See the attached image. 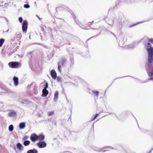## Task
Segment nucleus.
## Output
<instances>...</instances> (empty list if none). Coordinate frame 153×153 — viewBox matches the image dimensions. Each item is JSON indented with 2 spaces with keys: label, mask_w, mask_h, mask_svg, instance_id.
Here are the masks:
<instances>
[{
  "label": "nucleus",
  "mask_w": 153,
  "mask_h": 153,
  "mask_svg": "<svg viewBox=\"0 0 153 153\" xmlns=\"http://www.w3.org/2000/svg\"><path fill=\"white\" fill-rule=\"evenodd\" d=\"M37 17H38V18H39L38 16H37Z\"/></svg>",
  "instance_id": "7c9ffc66"
},
{
  "label": "nucleus",
  "mask_w": 153,
  "mask_h": 153,
  "mask_svg": "<svg viewBox=\"0 0 153 153\" xmlns=\"http://www.w3.org/2000/svg\"><path fill=\"white\" fill-rule=\"evenodd\" d=\"M27 22L26 20L24 21L22 26V30L23 32L26 33L27 28Z\"/></svg>",
  "instance_id": "39448f33"
},
{
  "label": "nucleus",
  "mask_w": 153,
  "mask_h": 153,
  "mask_svg": "<svg viewBox=\"0 0 153 153\" xmlns=\"http://www.w3.org/2000/svg\"><path fill=\"white\" fill-rule=\"evenodd\" d=\"M94 23V21L92 22H89L87 23H84L82 24V26H83V28L85 29H89L90 27Z\"/></svg>",
  "instance_id": "20e7f679"
},
{
  "label": "nucleus",
  "mask_w": 153,
  "mask_h": 153,
  "mask_svg": "<svg viewBox=\"0 0 153 153\" xmlns=\"http://www.w3.org/2000/svg\"><path fill=\"white\" fill-rule=\"evenodd\" d=\"M8 115L9 116L12 117L15 116L16 115V113L14 111H12L10 112Z\"/></svg>",
  "instance_id": "a211bd4d"
},
{
  "label": "nucleus",
  "mask_w": 153,
  "mask_h": 153,
  "mask_svg": "<svg viewBox=\"0 0 153 153\" xmlns=\"http://www.w3.org/2000/svg\"><path fill=\"white\" fill-rule=\"evenodd\" d=\"M19 127L20 129H22L24 128L25 126V123H21L19 126Z\"/></svg>",
  "instance_id": "dca6fc26"
},
{
  "label": "nucleus",
  "mask_w": 153,
  "mask_h": 153,
  "mask_svg": "<svg viewBox=\"0 0 153 153\" xmlns=\"http://www.w3.org/2000/svg\"><path fill=\"white\" fill-rule=\"evenodd\" d=\"M148 76L150 77V80L153 79V69L151 71L148 72Z\"/></svg>",
  "instance_id": "f8f14e48"
},
{
  "label": "nucleus",
  "mask_w": 153,
  "mask_h": 153,
  "mask_svg": "<svg viewBox=\"0 0 153 153\" xmlns=\"http://www.w3.org/2000/svg\"><path fill=\"white\" fill-rule=\"evenodd\" d=\"M66 62V59L64 58H62L58 62V68L60 72H61V68L65 65Z\"/></svg>",
  "instance_id": "7ed1b4c3"
},
{
  "label": "nucleus",
  "mask_w": 153,
  "mask_h": 153,
  "mask_svg": "<svg viewBox=\"0 0 153 153\" xmlns=\"http://www.w3.org/2000/svg\"><path fill=\"white\" fill-rule=\"evenodd\" d=\"M147 51L148 53L147 62L148 63L152 64L153 63V48H148Z\"/></svg>",
  "instance_id": "f257e3e1"
},
{
  "label": "nucleus",
  "mask_w": 153,
  "mask_h": 153,
  "mask_svg": "<svg viewBox=\"0 0 153 153\" xmlns=\"http://www.w3.org/2000/svg\"><path fill=\"white\" fill-rule=\"evenodd\" d=\"M59 93L58 91H56L55 92L54 94V97L53 98V100L54 101H56L58 99V96Z\"/></svg>",
  "instance_id": "4468645a"
},
{
  "label": "nucleus",
  "mask_w": 153,
  "mask_h": 153,
  "mask_svg": "<svg viewBox=\"0 0 153 153\" xmlns=\"http://www.w3.org/2000/svg\"><path fill=\"white\" fill-rule=\"evenodd\" d=\"M91 130L93 132H94V128L92 126H91Z\"/></svg>",
  "instance_id": "c85d7f7f"
},
{
  "label": "nucleus",
  "mask_w": 153,
  "mask_h": 153,
  "mask_svg": "<svg viewBox=\"0 0 153 153\" xmlns=\"http://www.w3.org/2000/svg\"><path fill=\"white\" fill-rule=\"evenodd\" d=\"M24 7L25 8H28L30 7V5L28 4H25L24 5Z\"/></svg>",
  "instance_id": "b1692460"
},
{
  "label": "nucleus",
  "mask_w": 153,
  "mask_h": 153,
  "mask_svg": "<svg viewBox=\"0 0 153 153\" xmlns=\"http://www.w3.org/2000/svg\"><path fill=\"white\" fill-rule=\"evenodd\" d=\"M36 145L39 148H42L46 147L47 146V144L44 141H40L36 143Z\"/></svg>",
  "instance_id": "423d86ee"
},
{
  "label": "nucleus",
  "mask_w": 153,
  "mask_h": 153,
  "mask_svg": "<svg viewBox=\"0 0 153 153\" xmlns=\"http://www.w3.org/2000/svg\"><path fill=\"white\" fill-rule=\"evenodd\" d=\"M19 22L21 23L23 19L22 17H19Z\"/></svg>",
  "instance_id": "a878e982"
},
{
  "label": "nucleus",
  "mask_w": 153,
  "mask_h": 153,
  "mask_svg": "<svg viewBox=\"0 0 153 153\" xmlns=\"http://www.w3.org/2000/svg\"><path fill=\"white\" fill-rule=\"evenodd\" d=\"M9 130L10 131H12L13 130V125H10L9 127Z\"/></svg>",
  "instance_id": "412c9836"
},
{
  "label": "nucleus",
  "mask_w": 153,
  "mask_h": 153,
  "mask_svg": "<svg viewBox=\"0 0 153 153\" xmlns=\"http://www.w3.org/2000/svg\"><path fill=\"white\" fill-rule=\"evenodd\" d=\"M51 74L54 79H55L56 77V73L54 70H52L51 71Z\"/></svg>",
  "instance_id": "6e6552de"
},
{
  "label": "nucleus",
  "mask_w": 153,
  "mask_h": 153,
  "mask_svg": "<svg viewBox=\"0 0 153 153\" xmlns=\"http://www.w3.org/2000/svg\"><path fill=\"white\" fill-rule=\"evenodd\" d=\"M38 140H39L40 141H42L44 140L45 137L42 134H39V135H38Z\"/></svg>",
  "instance_id": "ddd939ff"
},
{
  "label": "nucleus",
  "mask_w": 153,
  "mask_h": 153,
  "mask_svg": "<svg viewBox=\"0 0 153 153\" xmlns=\"http://www.w3.org/2000/svg\"><path fill=\"white\" fill-rule=\"evenodd\" d=\"M38 135L35 133H33L31 134L30 138L32 142H35L38 140Z\"/></svg>",
  "instance_id": "0eeeda50"
},
{
  "label": "nucleus",
  "mask_w": 153,
  "mask_h": 153,
  "mask_svg": "<svg viewBox=\"0 0 153 153\" xmlns=\"http://www.w3.org/2000/svg\"><path fill=\"white\" fill-rule=\"evenodd\" d=\"M27 153H38L37 150L35 149H30L28 150Z\"/></svg>",
  "instance_id": "9b49d317"
},
{
  "label": "nucleus",
  "mask_w": 153,
  "mask_h": 153,
  "mask_svg": "<svg viewBox=\"0 0 153 153\" xmlns=\"http://www.w3.org/2000/svg\"><path fill=\"white\" fill-rule=\"evenodd\" d=\"M42 93V96L46 97L48 94V91L47 89H43Z\"/></svg>",
  "instance_id": "1a4fd4ad"
},
{
  "label": "nucleus",
  "mask_w": 153,
  "mask_h": 153,
  "mask_svg": "<svg viewBox=\"0 0 153 153\" xmlns=\"http://www.w3.org/2000/svg\"><path fill=\"white\" fill-rule=\"evenodd\" d=\"M92 93L94 94L97 97H98L99 94V92L98 91H92Z\"/></svg>",
  "instance_id": "6ab92c4d"
},
{
  "label": "nucleus",
  "mask_w": 153,
  "mask_h": 153,
  "mask_svg": "<svg viewBox=\"0 0 153 153\" xmlns=\"http://www.w3.org/2000/svg\"><path fill=\"white\" fill-rule=\"evenodd\" d=\"M9 67L11 68H17L21 66V63L18 62H11L8 64Z\"/></svg>",
  "instance_id": "f03ea898"
},
{
  "label": "nucleus",
  "mask_w": 153,
  "mask_h": 153,
  "mask_svg": "<svg viewBox=\"0 0 153 153\" xmlns=\"http://www.w3.org/2000/svg\"><path fill=\"white\" fill-rule=\"evenodd\" d=\"M147 45H148V46H149L150 47V48H151V47H151V45L150 44V43H148L147 44Z\"/></svg>",
  "instance_id": "c756f323"
},
{
  "label": "nucleus",
  "mask_w": 153,
  "mask_h": 153,
  "mask_svg": "<svg viewBox=\"0 0 153 153\" xmlns=\"http://www.w3.org/2000/svg\"><path fill=\"white\" fill-rule=\"evenodd\" d=\"M48 114L49 116H51L54 114V112L53 111H51L50 112H48Z\"/></svg>",
  "instance_id": "4be33fe9"
},
{
  "label": "nucleus",
  "mask_w": 153,
  "mask_h": 153,
  "mask_svg": "<svg viewBox=\"0 0 153 153\" xmlns=\"http://www.w3.org/2000/svg\"><path fill=\"white\" fill-rule=\"evenodd\" d=\"M149 41L150 42H153V39H149Z\"/></svg>",
  "instance_id": "cd10ccee"
},
{
  "label": "nucleus",
  "mask_w": 153,
  "mask_h": 153,
  "mask_svg": "<svg viewBox=\"0 0 153 153\" xmlns=\"http://www.w3.org/2000/svg\"><path fill=\"white\" fill-rule=\"evenodd\" d=\"M4 42V40L3 39H0V47H1Z\"/></svg>",
  "instance_id": "aec40b11"
},
{
  "label": "nucleus",
  "mask_w": 153,
  "mask_h": 153,
  "mask_svg": "<svg viewBox=\"0 0 153 153\" xmlns=\"http://www.w3.org/2000/svg\"><path fill=\"white\" fill-rule=\"evenodd\" d=\"M17 148L20 150H22L23 149V146L19 143H17Z\"/></svg>",
  "instance_id": "2eb2a0df"
},
{
  "label": "nucleus",
  "mask_w": 153,
  "mask_h": 153,
  "mask_svg": "<svg viewBox=\"0 0 153 153\" xmlns=\"http://www.w3.org/2000/svg\"><path fill=\"white\" fill-rule=\"evenodd\" d=\"M99 114H96L94 117V118H93V120H95L98 116Z\"/></svg>",
  "instance_id": "bb28decb"
},
{
  "label": "nucleus",
  "mask_w": 153,
  "mask_h": 153,
  "mask_svg": "<svg viewBox=\"0 0 153 153\" xmlns=\"http://www.w3.org/2000/svg\"><path fill=\"white\" fill-rule=\"evenodd\" d=\"M18 78L17 77L14 76L13 78V80L14 82V85L16 86L17 85L19 84Z\"/></svg>",
  "instance_id": "9d476101"
},
{
  "label": "nucleus",
  "mask_w": 153,
  "mask_h": 153,
  "mask_svg": "<svg viewBox=\"0 0 153 153\" xmlns=\"http://www.w3.org/2000/svg\"><path fill=\"white\" fill-rule=\"evenodd\" d=\"M30 143V142L29 140H25L24 143L23 144L25 146H27L29 145Z\"/></svg>",
  "instance_id": "f3484780"
},
{
  "label": "nucleus",
  "mask_w": 153,
  "mask_h": 153,
  "mask_svg": "<svg viewBox=\"0 0 153 153\" xmlns=\"http://www.w3.org/2000/svg\"><path fill=\"white\" fill-rule=\"evenodd\" d=\"M48 87V84L47 82H46L45 83V86L44 87L43 89H47V88Z\"/></svg>",
  "instance_id": "5701e85b"
},
{
  "label": "nucleus",
  "mask_w": 153,
  "mask_h": 153,
  "mask_svg": "<svg viewBox=\"0 0 153 153\" xmlns=\"http://www.w3.org/2000/svg\"><path fill=\"white\" fill-rule=\"evenodd\" d=\"M28 137L27 136H25L23 138V140H25L28 139Z\"/></svg>",
  "instance_id": "393cba45"
}]
</instances>
